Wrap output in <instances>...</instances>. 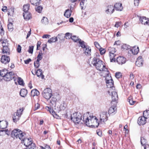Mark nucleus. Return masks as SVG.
Returning a JSON list of instances; mask_svg holds the SVG:
<instances>
[{"instance_id": "1", "label": "nucleus", "mask_w": 149, "mask_h": 149, "mask_svg": "<svg viewBox=\"0 0 149 149\" xmlns=\"http://www.w3.org/2000/svg\"><path fill=\"white\" fill-rule=\"evenodd\" d=\"M43 97L47 100H49L51 106L55 107L56 103L59 99V95L57 93H52V90L49 88L45 89L42 93Z\"/></svg>"}, {"instance_id": "2", "label": "nucleus", "mask_w": 149, "mask_h": 149, "mask_svg": "<svg viewBox=\"0 0 149 149\" xmlns=\"http://www.w3.org/2000/svg\"><path fill=\"white\" fill-rule=\"evenodd\" d=\"M83 123L86 125L88 126H93L97 127L100 123V121H98V119L96 117L93 115H90L89 117L83 116L82 120Z\"/></svg>"}, {"instance_id": "3", "label": "nucleus", "mask_w": 149, "mask_h": 149, "mask_svg": "<svg viewBox=\"0 0 149 149\" xmlns=\"http://www.w3.org/2000/svg\"><path fill=\"white\" fill-rule=\"evenodd\" d=\"M91 63L95 67L97 70L102 71L106 74H109V71L105 68V66L103 65L102 61L97 57H94L93 58Z\"/></svg>"}, {"instance_id": "4", "label": "nucleus", "mask_w": 149, "mask_h": 149, "mask_svg": "<svg viewBox=\"0 0 149 149\" xmlns=\"http://www.w3.org/2000/svg\"><path fill=\"white\" fill-rule=\"evenodd\" d=\"M82 116L80 113L75 112L71 116V120L75 123H82L83 122L81 118Z\"/></svg>"}, {"instance_id": "5", "label": "nucleus", "mask_w": 149, "mask_h": 149, "mask_svg": "<svg viewBox=\"0 0 149 149\" xmlns=\"http://www.w3.org/2000/svg\"><path fill=\"white\" fill-rule=\"evenodd\" d=\"M106 74L107 75L106 76L105 79L107 88L112 90H114L115 87L113 86V81L109 73L108 74Z\"/></svg>"}, {"instance_id": "6", "label": "nucleus", "mask_w": 149, "mask_h": 149, "mask_svg": "<svg viewBox=\"0 0 149 149\" xmlns=\"http://www.w3.org/2000/svg\"><path fill=\"white\" fill-rule=\"evenodd\" d=\"M24 110L23 108H20L17 110V111L14 113L13 117V120L14 122H16L19 120Z\"/></svg>"}, {"instance_id": "7", "label": "nucleus", "mask_w": 149, "mask_h": 149, "mask_svg": "<svg viewBox=\"0 0 149 149\" xmlns=\"http://www.w3.org/2000/svg\"><path fill=\"white\" fill-rule=\"evenodd\" d=\"M108 93L109 95L111 94L112 102H115L116 103H117V102L118 97L117 92L116 91L114 90H112L111 89H109L108 91Z\"/></svg>"}, {"instance_id": "8", "label": "nucleus", "mask_w": 149, "mask_h": 149, "mask_svg": "<svg viewBox=\"0 0 149 149\" xmlns=\"http://www.w3.org/2000/svg\"><path fill=\"white\" fill-rule=\"evenodd\" d=\"M3 48L2 49V52L3 54H6L8 55L10 54V49L8 47V43L5 40L2 42Z\"/></svg>"}, {"instance_id": "9", "label": "nucleus", "mask_w": 149, "mask_h": 149, "mask_svg": "<svg viewBox=\"0 0 149 149\" xmlns=\"http://www.w3.org/2000/svg\"><path fill=\"white\" fill-rule=\"evenodd\" d=\"M31 139L29 138H25L22 141L24 143V145L27 148H29V146H30L32 148H36L35 144L33 143Z\"/></svg>"}, {"instance_id": "10", "label": "nucleus", "mask_w": 149, "mask_h": 149, "mask_svg": "<svg viewBox=\"0 0 149 149\" xmlns=\"http://www.w3.org/2000/svg\"><path fill=\"white\" fill-rule=\"evenodd\" d=\"M107 114V112L106 111H103L100 114V123H104L108 120V117Z\"/></svg>"}, {"instance_id": "11", "label": "nucleus", "mask_w": 149, "mask_h": 149, "mask_svg": "<svg viewBox=\"0 0 149 149\" xmlns=\"http://www.w3.org/2000/svg\"><path fill=\"white\" fill-rule=\"evenodd\" d=\"M14 73L13 72H8L6 74L4 78V79L5 81H9L13 79H14V81H15V80L14 79Z\"/></svg>"}, {"instance_id": "12", "label": "nucleus", "mask_w": 149, "mask_h": 149, "mask_svg": "<svg viewBox=\"0 0 149 149\" xmlns=\"http://www.w3.org/2000/svg\"><path fill=\"white\" fill-rule=\"evenodd\" d=\"M139 19L140 22L142 24L149 26V19L148 18L145 16H141L140 17Z\"/></svg>"}, {"instance_id": "13", "label": "nucleus", "mask_w": 149, "mask_h": 149, "mask_svg": "<svg viewBox=\"0 0 149 149\" xmlns=\"http://www.w3.org/2000/svg\"><path fill=\"white\" fill-rule=\"evenodd\" d=\"M10 61V59L9 56H7L5 55H2L1 59V63L6 64L8 63Z\"/></svg>"}, {"instance_id": "14", "label": "nucleus", "mask_w": 149, "mask_h": 149, "mask_svg": "<svg viewBox=\"0 0 149 149\" xmlns=\"http://www.w3.org/2000/svg\"><path fill=\"white\" fill-rule=\"evenodd\" d=\"M143 61L142 56H139L137 59L136 61V65L138 67H140L142 66Z\"/></svg>"}, {"instance_id": "15", "label": "nucleus", "mask_w": 149, "mask_h": 149, "mask_svg": "<svg viewBox=\"0 0 149 149\" xmlns=\"http://www.w3.org/2000/svg\"><path fill=\"white\" fill-rule=\"evenodd\" d=\"M146 119L144 117L141 116L139 117L138 119V123L139 125H143L146 123Z\"/></svg>"}, {"instance_id": "16", "label": "nucleus", "mask_w": 149, "mask_h": 149, "mask_svg": "<svg viewBox=\"0 0 149 149\" xmlns=\"http://www.w3.org/2000/svg\"><path fill=\"white\" fill-rule=\"evenodd\" d=\"M116 61L118 64L122 65L126 62V59L123 57L120 56L117 58Z\"/></svg>"}, {"instance_id": "17", "label": "nucleus", "mask_w": 149, "mask_h": 149, "mask_svg": "<svg viewBox=\"0 0 149 149\" xmlns=\"http://www.w3.org/2000/svg\"><path fill=\"white\" fill-rule=\"evenodd\" d=\"M8 125L7 121L4 120L0 121V128L2 129H4L7 127Z\"/></svg>"}, {"instance_id": "18", "label": "nucleus", "mask_w": 149, "mask_h": 149, "mask_svg": "<svg viewBox=\"0 0 149 149\" xmlns=\"http://www.w3.org/2000/svg\"><path fill=\"white\" fill-rule=\"evenodd\" d=\"M73 9V7H72L71 6L70 10L68 9L65 10L64 14V16L68 18L70 17L71 15L72 10Z\"/></svg>"}, {"instance_id": "19", "label": "nucleus", "mask_w": 149, "mask_h": 149, "mask_svg": "<svg viewBox=\"0 0 149 149\" xmlns=\"http://www.w3.org/2000/svg\"><path fill=\"white\" fill-rule=\"evenodd\" d=\"M114 8L116 10L121 11L123 9L122 4L120 3H116L115 5Z\"/></svg>"}, {"instance_id": "20", "label": "nucleus", "mask_w": 149, "mask_h": 149, "mask_svg": "<svg viewBox=\"0 0 149 149\" xmlns=\"http://www.w3.org/2000/svg\"><path fill=\"white\" fill-rule=\"evenodd\" d=\"M116 112V106H113L110 107L108 111V113L109 114H115Z\"/></svg>"}, {"instance_id": "21", "label": "nucleus", "mask_w": 149, "mask_h": 149, "mask_svg": "<svg viewBox=\"0 0 149 149\" xmlns=\"http://www.w3.org/2000/svg\"><path fill=\"white\" fill-rule=\"evenodd\" d=\"M114 10V7L113 6L110 5L109 6L107 7V9L106 10V12L107 13H112Z\"/></svg>"}, {"instance_id": "22", "label": "nucleus", "mask_w": 149, "mask_h": 149, "mask_svg": "<svg viewBox=\"0 0 149 149\" xmlns=\"http://www.w3.org/2000/svg\"><path fill=\"white\" fill-rule=\"evenodd\" d=\"M35 70V74H36L38 77H40L41 76L42 79L44 78V76L42 74V70L41 69H39L37 70V71H36V70Z\"/></svg>"}, {"instance_id": "23", "label": "nucleus", "mask_w": 149, "mask_h": 149, "mask_svg": "<svg viewBox=\"0 0 149 149\" xmlns=\"http://www.w3.org/2000/svg\"><path fill=\"white\" fill-rule=\"evenodd\" d=\"M21 131V130L18 129L14 130L12 132V135L13 136L17 138V136L18 135L19 133H20Z\"/></svg>"}, {"instance_id": "24", "label": "nucleus", "mask_w": 149, "mask_h": 149, "mask_svg": "<svg viewBox=\"0 0 149 149\" xmlns=\"http://www.w3.org/2000/svg\"><path fill=\"white\" fill-rule=\"evenodd\" d=\"M132 53L134 55L137 54L139 51V47H136L135 46L132 48L130 50Z\"/></svg>"}, {"instance_id": "25", "label": "nucleus", "mask_w": 149, "mask_h": 149, "mask_svg": "<svg viewBox=\"0 0 149 149\" xmlns=\"http://www.w3.org/2000/svg\"><path fill=\"white\" fill-rule=\"evenodd\" d=\"M46 109L48 111H49L50 113L52 114L54 116V115H56V113L57 112V111L56 110V108H55V110H54L52 109H51V108H50L49 107L47 106L46 107Z\"/></svg>"}, {"instance_id": "26", "label": "nucleus", "mask_w": 149, "mask_h": 149, "mask_svg": "<svg viewBox=\"0 0 149 149\" xmlns=\"http://www.w3.org/2000/svg\"><path fill=\"white\" fill-rule=\"evenodd\" d=\"M84 53L87 56H90L91 54V48L88 46H87V47L85 48Z\"/></svg>"}, {"instance_id": "27", "label": "nucleus", "mask_w": 149, "mask_h": 149, "mask_svg": "<svg viewBox=\"0 0 149 149\" xmlns=\"http://www.w3.org/2000/svg\"><path fill=\"white\" fill-rule=\"evenodd\" d=\"M27 94V91L25 89H22L20 92V95L22 97H25Z\"/></svg>"}, {"instance_id": "28", "label": "nucleus", "mask_w": 149, "mask_h": 149, "mask_svg": "<svg viewBox=\"0 0 149 149\" xmlns=\"http://www.w3.org/2000/svg\"><path fill=\"white\" fill-rule=\"evenodd\" d=\"M23 16L24 19L26 20H28L31 18V16L30 14L28 12L23 13Z\"/></svg>"}, {"instance_id": "29", "label": "nucleus", "mask_w": 149, "mask_h": 149, "mask_svg": "<svg viewBox=\"0 0 149 149\" xmlns=\"http://www.w3.org/2000/svg\"><path fill=\"white\" fill-rule=\"evenodd\" d=\"M25 134L24 133H22L21 131L20 132V133H19L18 135V136H17V138H18L19 139L22 141L23 140L25 139L24 135H25Z\"/></svg>"}, {"instance_id": "30", "label": "nucleus", "mask_w": 149, "mask_h": 149, "mask_svg": "<svg viewBox=\"0 0 149 149\" xmlns=\"http://www.w3.org/2000/svg\"><path fill=\"white\" fill-rule=\"evenodd\" d=\"M40 94L39 92L36 89L32 90L31 92V95L32 96L34 97L36 95L38 96Z\"/></svg>"}, {"instance_id": "31", "label": "nucleus", "mask_w": 149, "mask_h": 149, "mask_svg": "<svg viewBox=\"0 0 149 149\" xmlns=\"http://www.w3.org/2000/svg\"><path fill=\"white\" fill-rule=\"evenodd\" d=\"M40 0H30V1L31 4L36 6L39 5L40 3Z\"/></svg>"}, {"instance_id": "32", "label": "nucleus", "mask_w": 149, "mask_h": 149, "mask_svg": "<svg viewBox=\"0 0 149 149\" xmlns=\"http://www.w3.org/2000/svg\"><path fill=\"white\" fill-rule=\"evenodd\" d=\"M8 72V71L6 69L0 70V75L1 77H3L4 78Z\"/></svg>"}, {"instance_id": "33", "label": "nucleus", "mask_w": 149, "mask_h": 149, "mask_svg": "<svg viewBox=\"0 0 149 149\" xmlns=\"http://www.w3.org/2000/svg\"><path fill=\"white\" fill-rule=\"evenodd\" d=\"M41 23L45 24L46 25L48 24V20L47 18L45 17H43L41 21Z\"/></svg>"}, {"instance_id": "34", "label": "nucleus", "mask_w": 149, "mask_h": 149, "mask_svg": "<svg viewBox=\"0 0 149 149\" xmlns=\"http://www.w3.org/2000/svg\"><path fill=\"white\" fill-rule=\"evenodd\" d=\"M56 38H58L61 41H63L64 40L65 36L63 34H60L58 35Z\"/></svg>"}, {"instance_id": "35", "label": "nucleus", "mask_w": 149, "mask_h": 149, "mask_svg": "<svg viewBox=\"0 0 149 149\" xmlns=\"http://www.w3.org/2000/svg\"><path fill=\"white\" fill-rule=\"evenodd\" d=\"M79 42L81 46V47L83 48H86L87 47V46L86 45V43L84 41H81L80 39L79 41Z\"/></svg>"}, {"instance_id": "36", "label": "nucleus", "mask_w": 149, "mask_h": 149, "mask_svg": "<svg viewBox=\"0 0 149 149\" xmlns=\"http://www.w3.org/2000/svg\"><path fill=\"white\" fill-rule=\"evenodd\" d=\"M29 8V5L27 4L23 6V11L25 13L28 12Z\"/></svg>"}, {"instance_id": "37", "label": "nucleus", "mask_w": 149, "mask_h": 149, "mask_svg": "<svg viewBox=\"0 0 149 149\" xmlns=\"http://www.w3.org/2000/svg\"><path fill=\"white\" fill-rule=\"evenodd\" d=\"M143 117L146 119L149 118V110H146L143 112Z\"/></svg>"}, {"instance_id": "38", "label": "nucleus", "mask_w": 149, "mask_h": 149, "mask_svg": "<svg viewBox=\"0 0 149 149\" xmlns=\"http://www.w3.org/2000/svg\"><path fill=\"white\" fill-rule=\"evenodd\" d=\"M57 41V38L55 37H53L51 38L49 40H48V42L49 43L52 42H54Z\"/></svg>"}, {"instance_id": "39", "label": "nucleus", "mask_w": 149, "mask_h": 149, "mask_svg": "<svg viewBox=\"0 0 149 149\" xmlns=\"http://www.w3.org/2000/svg\"><path fill=\"white\" fill-rule=\"evenodd\" d=\"M146 140L143 137H141V144L143 146L144 145H146Z\"/></svg>"}, {"instance_id": "40", "label": "nucleus", "mask_w": 149, "mask_h": 149, "mask_svg": "<svg viewBox=\"0 0 149 149\" xmlns=\"http://www.w3.org/2000/svg\"><path fill=\"white\" fill-rule=\"evenodd\" d=\"M17 82L20 85L23 86L24 84L23 79L20 77H18Z\"/></svg>"}, {"instance_id": "41", "label": "nucleus", "mask_w": 149, "mask_h": 149, "mask_svg": "<svg viewBox=\"0 0 149 149\" xmlns=\"http://www.w3.org/2000/svg\"><path fill=\"white\" fill-rule=\"evenodd\" d=\"M65 38L66 39H70L72 37V34L69 33H67L65 34Z\"/></svg>"}, {"instance_id": "42", "label": "nucleus", "mask_w": 149, "mask_h": 149, "mask_svg": "<svg viewBox=\"0 0 149 149\" xmlns=\"http://www.w3.org/2000/svg\"><path fill=\"white\" fill-rule=\"evenodd\" d=\"M42 51L39 52V53L37 56V60H38L39 61L41 60L42 58Z\"/></svg>"}, {"instance_id": "43", "label": "nucleus", "mask_w": 149, "mask_h": 149, "mask_svg": "<svg viewBox=\"0 0 149 149\" xmlns=\"http://www.w3.org/2000/svg\"><path fill=\"white\" fill-rule=\"evenodd\" d=\"M8 28L9 31H12L13 29V24L11 23H9L8 25Z\"/></svg>"}, {"instance_id": "44", "label": "nucleus", "mask_w": 149, "mask_h": 149, "mask_svg": "<svg viewBox=\"0 0 149 149\" xmlns=\"http://www.w3.org/2000/svg\"><path fill=\"white\" fill-rule=\"evenodd\" d=\"M39 61H40L38 60H37L36 62H34V66L35 68H38L40 66Z\"/></svg>"}, {"instance_id": "45", "label": "nucleus", "mask_w": 149, "mask_h": 149, "mask_svg": "<svg viewBox=\"0 0 149 149\" xmlns=\"http://www.w3.org/2000/svg\"><path fill=\"white\" fill-rule=\"evenodd\" d=\"M75 42H76L77 41H79L80 40L78 37L75 36H72L71 38Z\"/></svg>"}, {"instance_id": "46", "label": "nucleus", "mask_w": 149, "mask_h": 149, "mask_svg": "<svg viewBox=\"0 0 149 149\" xmlns=\"http://www.w3.org/2000/svg\"><path fill=\"white\" fill-rule=\"evenodd\" d=\"M43 8L41 6H39L36 8V11L39 13H40Z\"/></svg>"}, {"instance_id": "47", "label": "nucleus", "mask_w": 149, "mask_h": 149, "mask_svg": "<svg viewBox=\"0 0 149 149\" xmlns=\"http://www.w3.org/2000/svg\"><path fill=\"white\" fill-rule=\"evenodd\" d=\"M129 102L131 105H133L134 103L135 102V101H134L132 99V97H130L128 99Z\"/></svg>"}, {"instance_id": "48", "label": "nucleus", "mask_w": 149, "mask_h": 149, "mask_svg": "<svg viewBox=\"0 0 149 149\" xmlns=\"http://www.w3.org/2000/svg\"><path fill=\"white\" fill-rule=\"evenodd\" d=\"M86 0H81L80 2V5L81 8V9H83L84 8V4L86 1Z\"/></svg>"}, {"instance_id": "49", "label": "nucleus", "mask_w": 149, "mask_h": 149, "mask_svg": "<svg viewBox=\"0 0 149 149\" xmlns=\"http://www.w3.org/2000/svg\"><path fill=\"white\" fill-rule=\"evenodd\" d=\"M33 47H34L33 46H31L29 47V49L28 51L29 53L31 54L33 53Z\"/></svg>"}, {"instance_id": "50", "label": "nucleus", "mask_w": 149, "mask_h": 149, "mask_svg": "<svg viewBox=\"0 0 149 149\" xmlns=\"http://www.w3.org/2000/svg\"><path fill=\"white\" fill-rule=\"evenodd\" d=\"M66 107V105L64 103H63L62 104H61L60 107V109L62 110H64Z\"/></svg>"}, {"instance_id": "51", "label": "nucleus", "mask_w": 149, "mask_h": 149, "mask_svg": "<svg viewBox=\"0 0 149 149\" xmlns=\"http://www.w3.org/2000/svg\"><path fill=\"white\" fill-rule=\"evenodd\" d=\"M122 76V74L120 72H116L115 74V76L117 78H119Z\"/></svg>"}, {"instance_id": "52", "label": "nucleus", "mask_w": 149, "mask_h": 149, "mask_svg": "<svg viewBox=\"0 0 149 149\" xmlns=\"http://www.w3.org/2000/svg\"><path fill=\"white\" fill-rule=\"evenodd\" d=\"M116 52V50L115 48H111L110 49V53L114 54Z\"/></svg>"}, {"instance_id": "53", "label": "nucleus", "mask_w": 149, "mask_h": 149, "mask_svg": "<svg viewBox=\"0 0 149 149\" xmlns=\"http://www.w3.org/2000/svg\"><path fill=\"white\" fill-rule=\"evenodd\" d=\"M22 47L19 45H18L17 48V50L18 52L20 53L21 52Z\"/></svg>"}, {"instance_id": "54", "label": "nucleus", "mask_w": 149, "mask_h": 149, "mask_svg": "<svg viewBox=\"0 0 149 149\" xmlns=\"http://www.w3.org/2000/svg\"><path fill=\"white\" fill-rule=\"evenodd\" d=\"M99 51L101 55H103L105 53V50L102 48H100L99 49Z\"/></svg>"}, {"instance_id": "55", "label": "nucleus", "mask_w": 149, "mask_h": 149, "mask_svg": "<svg viewBox=\"0 0 149 149\" xmlns=\"http://www.w3.org/2000/svg\"><path fill=\"white\" fill-rule=\"evenodd\" d=\"M3 31V29L2 27V25L0 24V33L1 34H3L4 33Z\"/></svg>"}, {"instance_id": "56", "label": "nucleus", "mask_w": 149, "mask_h": 149, "mask_svg": "<svg viewBox=\"0 0 149 149\" xmlns=\"http://www.w3.org/2000/svg\"><path fill=\"white\" fill-rule=\"evenodd\" d=\"M140 0H134V5L135 6H138L139 4V1Z\"/></svg>"}, {"instance_id": "57", "label": "nucleus", "mask_w": 149, "mask_h": 149, "mask_svg": "<svg viewBox=\"0 0 149 149\" xmlns=\"http://www.w3.org/2000/svg\"><path fill=\"white\" fill-rule=\"evenodd\" d=\"M31 61V58H29L26 60L24 61V62L26 64H28Z\"/></svg>"}, {"instance_id": "58", "label": "nucleus", "mask_w": 149, "mask_h": 149, "mask_svg": "<svg viewBox=\"0 0 149 149\" xmlns=\"http://www.w3.org/2000/svg\"><path fill=\"white\" fill-rule=\"evenodd\" d=\"M50 36L47 34H44L42 36V38H49Z\"/></svg>"}, {"instance_id": "59", "label": "nucleus", "mask_w": 149, "mask_h": 149, "mask_svg": "<svg viewBox=\"0 0 149 149\" xmlns=\"http://www.w3.org/2000/svg\"><path fill=\"white\" fill-rule=\"evenodd\" d=\"M121 23L119 22H116V24L115 25V27L118 28V27L119 26L121 25Z\"/></svg>"}, {"instance_id": "60", "label": "nucleus", "mask_w": 149, "mask_h": 149, "mask_svg": "<svg viewBox=\"0 0 149 149\" xmlns=\"http://www.w3.org/2000/svg\"><path fill=\"white\" fill-rule=\"evenodd\" d=\"M94 45L95 47L97 48H99L100 47V46L98 43L97 42H94Z\"/></svg>"}, {"instance_id": "61", "label": "nucleus", "mask_w": 149, "mask_h": 149, "mask_svg": "<svg viewBox=\"0 0 149 149\" xmlns=\"http://www.w3.org/2000/svg\"><path fill=\"white\" fill-rule=\"evenodd\" d=\"M40 104L38 103H37V104H36L35 106V110H36L38 109L40 107Z\"/></svg>"}, {"instance_id": "62", "label": "nucleus", "mask_w": 149, "mask_h": 149, "mask_svg": "<svg viewBox=\"0 0 149 149\" xmlns=\"http://www.w3.org/2000/svg\"><path fill=\"white\" fill-rule=\"evenodd\" d=\"M97 134L99 136H102V133L101 132L100 130H97Z\"/></svg>"}, {"instance_id": "63", "label": "nucleus", "mask_w": 149, "mask_h": 149, "mask_svg": "<svg viewBox=\"0 0 149 149\" xmlns=\"http://www.w3.org/2000/svg\"><path fill=\"white\" fill-rule=\"evenodd\" d=\"M114 57H110V61L111 62H115L116 61L115 58Z\"/></svg>"}, {"instance_id": "64", "label": "nucleus", "mask_w": 149, "mask_h": 149, "mask_svg": "<svg viewBox=\"0 0 149 149\" xmlns=\"http://www.w3.org/2000/svg\"><path fill=\"white\" fill-rule=\"evenodd\" d=\"M7 9V7L6 6L3 7V8L2 9V10L3 12H5L6 11Z\"/></svg>"}]
</instances>
